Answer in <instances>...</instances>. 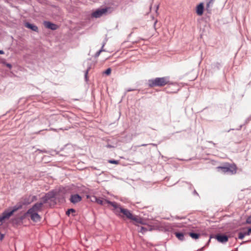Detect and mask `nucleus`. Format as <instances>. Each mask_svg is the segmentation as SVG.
<instances>
[{"label":"nucleus","mask_w":251,"mask_h":251,"mask_svg":"<svg viewBox=\"0 0 251 251\" xmlns=\"http://www.w3.org/2000/svg\"><path fill=\"white\" fill-rule=\"evenodd\" d=\"M175 234L176 236L180 241H183L184 240V234L181 232H175Z\"/></svg>","instance_id":"a211bd4d"},{"label":"nucleus","mask_w":251,"mask_h":251,"mask_svg":"<svg viewBox=\"0 0 251 251\" xmlns=\"http://www.w3.org/2000/svg\"><path fill=\"white\" fill-rule=\"evenodd\" d=\"M53 197V194L51 193H48V194H46V195L42 198V202H40V203H43V205L44 203H46L49 200L51 199Z\"/></svg>","instance_id":"2eb2a0df"},{"label":"nucleus","mask_w":251,"mask_h":251,"mask_svg":"<svg viewBox=\"0 0 251 251\" xmlns=\"http://www.w3.org/2000/svg\"><path fill=\"white\" fill-rule=\"evenodd\" d=\"M250 234H251V228L249 229Z\"/></svg>","instance_id":"f704fd0d"},{"label":"nucleus","mask_w":251,"mask_h":251,"mask_svg":"<svg viewBox=\"0 0 251 251\" xmlns=\"http://www.w3.org/2000/svg\"><path fill=\"white\" fill-rule=\"evenodd\" d=\"M244 236H246V235H249L250 234V233L249 232V230L248 229V231L247 232H244Z\"/></svg>","instance_id":"c85d7f7f"},{"label":"nucleus","mask_w":251,"mask_h":251,"mask_svg":"<svg viewBox=\"0 0 251 251\" xmlns=\"http://www.w3.org/2000/svg\"><path fill=\"white\" fill-rule=\"evenodd\" d=\"M205 1L206 2V10L207 12L210 13L214 3L215 0H205Z\"/></svg>","instance_id":"f8f14e48"},{"label":"nucleus","mask_w":251,"mask_h":251,"mask_svg":"<svg viewBox=\"0 0 251 251\" xmlns=\"http://www.w3.org/2000/svg\"><path fill=\"white\" fill-rule=\"evenodd\" d=\"M105 44V43H103V44L102 45V48H101V49L100 50H104L103 49V47L104 46Z\"/></svg>","instance_id":"473e14b6"},{"label":"nucleus","mask_w":251,"mask_h":251,"mask_svg":"<svg viewBox=\"0 0 251 251\" xmlns=\"http://www.w3.org/2000/svg\"><path fill=\"white\" fill-rule=\"evenodd\" d=\"M147 145L146 144H143L142 145V146H146Z\"/></svg>","instance_id":"e433bc0d"},{"label":"nucleus","mask_w":251,"mask_h":251,"mask_svg":"<svg viewBox=\"0 0 251 251\" xmlns=\"http://www.w3.org/2000/svg\"><path fill=\"white\" fill-rule=\"evenodd\" d=\"M26 214L27 215L29 216L30 219L34 222H39L41 220V217L37 212H34L33 211V212H29V211L28 210Z\"/></svg>","instance_id":"423d86ee"},{"label":"nucleus","mask_w":251,"mask_h":251,"mask_svg":"<svg viewBox=\"0 0 251 251\" xmlns=\"http://www.w3.org/2000/svg\"><path fill=\"white\" fill-rule=\"evenodd\" d=\"M81 199L82 198L79 195L75 194L71 196L70 201L73 203H76L79 202Z\"/></svg>","instance_id":"ddd939ff"},{"label":"nucleus","mask_w":251,"mask_h":251,"mask_svg":"<svg viewBox=\"0 0 251 251\" xmlns=\"http://www.w3.org/2000/svg\"><path fill=\"white\" fill-rule=\"evenodd\" d=\"M98 198H97L96 196H93L91 198V201L93 202H97V199Z\"/></svg>","instance_id":"b1692460"},{"label":"nucleus","mask_w":251,"mask_h":251,"mask_svg":"<svg viewBox=\"0 0 251 251\" xmlns=\"http://www.w3.org/2000/svg\"><path fill=\"white\" fill-rule=\"evenodd\" d=\"M218 171L226 173H230L231 174H235L236 173V167L235 166L229 165L226 167H217Z\"/></svg>","instance_id":"7ed1b4c3"},{"label":"nucleus","mask_w":251,"mask_h":251,"mask_svg":"<svg viewBox=\"0 0 251 251\" xmlns=\"http://www.w3.org/2000/svg\"><path fill=\"white\" fill-rule=\"evenodd\" d=\"M105 51V50H100L99 51H98V52L96 53V55L97 56H99L100 55V53H101V52H102V51Z\"/></svg>","instance_id":"bb28decb"},{"label":"nucleus","mask_w":251,"mask_h":251,"mask_svg":"<svg viewBox=\"0 0 251 251\" xmlns=\"http://www.w3.org/2000/svg\"><path fill=\"white\" fill-rule=\"evenodd\" d=\"M8 219L9 218L6 215L5 213L3 212L2 214L0 216V226L2 225L4 221Z\"/></svg>","instance_id":"f3484780"},{"label":"nucleus","mask_w":251,"mask_h":251,"mask_svg":"<svg viewBox=\"0 0 251 251\" xmlns=\"http://www.w3.org/2000/svg\"><path fill=\"white\" fill-rule=\"evenodd\" d=\"M88 71H89V70L87 69L85 73V79L86 81L87 80V75H88Z\"/></svg>","instance_id":"cd10ccee"},{"label":"nucleus","mask_w":251,"mask_h":251,"mask_svg":"<svg viewBox=\"0 0 251 251\" xmlns=\"http://www.w3.org/2000/svg\"><path fill=\"white\" fill-rule=\"evenodd\" d=\"M215 238L217 241L222 243H225L227 242L228 237L227 236L224 234H217L215 236Z\"/></svg>","instance_id":"1a4fd4ad"},{"label":"nucleus","mask_w":251,"mask_h":251,"mask_svg":"<svg viewBox=\"0 0 251 251\" xmlns=\"http://www.w3.org/2000/svg\"><path fill=\"white\" fill-rule=\"evenodd\" d=\"M0 239L1 240H2V239H3V236H3V234H0Z\"/></svg>","instance_id":"7c9ffc66"},{"label":"nucleus","mask_w":251,"mask_h":251,"mask_svg":"<svg viewBox=\"0 0 251 251\" xmlns=\"http://www.w3.org/2000/svg\"><path fill=\"white\" fill-rule=\"evenodd\" d=\"M6 66L9 68H11L12 67V65L9 63H6Z\"/></svg>","instance_id":"c756f323"},{"label":"nucleus","mask_w":251,"mask_h":251,"mask_svg":"<svg viewBox=\"0 0 251 251\" xmlns=\"http://www.w3.org/2000/svg\"><path fill=\"white\" fill-rule=\"evenodd\" d=\"M75 210L73 209V208H71V209H68L66 212V215H69L71 213H75Z\"/></svg>","instance_id":"412c9836"},{"label":"nucleus","mask_w":251,"mask_h":251,"mask_svg":"<svg viewBox=\"0 0 251 251\" xmlns=\"http://www.w3.org/2000/svg\"><path fill=\"white\" fill-rule=\"evenodd\" d=\"M246 223L249 224H251V215L248 217L246 220Z\"/></svg>","instance_id":"a878e982"},{"label":"nucleus","mask_w":251,"mask_h":251,"mask_svg":"<svg viewBox=\"0 0 251 251\" xmlns=\"http://www.w3.org/2000/svg\"><path fill=\"white\" fill-rule=\"evenodd\" d=\"M114 212L117 215H120V213L123 214L124 216H125L126 218L129 219L133 220L136 222L137 223H139V220L136 218L134 217V216L132 214V213L126 209H124L120 206L117 203V205L115 207H114Z\"/></svg>","instance_id":"f03ea898"},{"label":"nucleus","mask_w":251,"mask_h":251,"mask_svg":"<svg viewBox=\"0 0 251 251\" xmlns=\"http://www.w3.org/2000/svg\"><path fill=\"white\" fill-rule=\"evenodd\" d=\"M25 26L26 28H29L34 31L38 32V27L33 24H31L29 23H26L25 24Z\"/></svg>","instance_id":"dca6fc26"},{"label":"nucleus","mask_w":251,"mask_h":251,"mask_svg":"<svg viewBox=\"0 0 251 251\" xmlns=\"http://www.w3.org/2000/svg\"><path fill=\"white\" fill-rule=\"evenodd\" d=\"M231 130V129L228 130V132L230 131V130Z\"/></svg>","instance_id":"58836bf2"},{"label":"nucleus","mask_w":251,"mask_h":251,"mask_svg":"<svg viewBox=\"0 0 251 251\" xmlns=\"http://www.w3.org/2000/svg\"><path fill=\"white\" fill-rule=\"evenodd\" d=\"M147 231V229L143 226L139 227L138 231L142 233L143 234L145 233Z\"/></svg>","instance_id":"aec40b11"},{"label":"nucleus","mask_w":251,"mask_h":251,"mask_svg":"<svg viewBox=\"0 0 251 251\" xmlns=\"http://www.w3.org/2000/svg\"><path fill=\"white\" fill-rule=\"evenodd\" d=\"M43 206V203L37 202L31 208L29 209L28 210L29 211V212H38L42 210V208Z\"/></svg>","instance_id":"6e6552de"},{"label":"nucleus","mask_w":251,"mask_h":251,"mask_svg":"<svg viewBox=\"0 0 251 251\" xmlns=\"http://www.w3.org/2000/svg\"><path fill=\"white\" fill-rule=\"evenodd\" d=\"M44 25L46 28L50 29L53 30H56L58 27V26L56 25L53 24L52 23H50V22H49V21H45L44 22Z\"/></svg>","instance_id":"9b49d317"},{"label":"nucleus","mask_w":251,"mask_h":251,"mask_svg":"<svg viewBox=\"0 0 251 251\" xmlns=\"http://www.w3.org/2000/svg\"><path fill=\"white\" fill-rule=\"evenodd\" d=\"M204 5L202 2L200 3L196 8V13L198 15L201 16L203 13Z\"/></svg>","instance_id":"4468645a"},{"label":"nucleus","mask_w":251,"mask_h":251,"mask_svg":"<svg viewBox=\"0 0 251 251\" xmlns=\"http://www.w3.org/2000/svg\"><path fill=\"white\" fill-rule=\"evenodd\" d=\"M135 90V89H127L126 90L127 92H130V91H134Z\"/></svg>","instance_id":"2f4dec72"},{"label":"nucleus","mask_w":251,"mask_h":251,"mask_svg":"<svg viewBox=\"0 0 251 251\" xmlns=\"http://www.w3.org/2000/svg\"><path fill=\"white\" fill-rule=\"evenodd\" d=\"M194 193L195 194H197V195H198V193H197V192H196L195 190L194 191Z\"/></svg>","instance_id":"c9c22d12"},{"label":"nucleus","mask_w":251,"mask_h":251,"mask_svg":"<svg viewBox=\"0 0 251 251\" xmlns=\"http://www.w3.org/2000/svg\"><path fill=\"white\" fill-rule=\"evenodd\" d=\"M4 51L2 50H0V54H4Z\"/></svg>","instance_id":"72a5a7b5"},{"label":"nucleus","mask_w":251,"mask_h":251,"mask_svg":"<svg viewBox=\"0 0 251 251\" xmlns=\"http://www.w3.org/2000/svg\"><path fill=\"white\" fill-rule=\"evenodd\" d=\"M22 207V203L19 202L13 207L12 210L5 211L4 212L5 213L6 215L8 217V218H9L14 213V212H16L17 210L20 209H21Z\"/></svg>","instance_id":"20e7f679"},{"label":"nucleus","mask_w":251,"mask_h":251,"mask_svg":"<svg viewBox=\"0 0 251 251\" xmlns=\"http://www.w3.org/2000/svg\"><path fill=\"white\" fill-rule=\"evenodd\" d=\"M245 236L243 232H239L238 234V238L240 239H243L244 238Z\"/></svg>","instance_id":"5701e85b"},{"label":"nucleus","mask_w":251,"mask_h":251,"mask_svg":"<svg viewBox=\"0 0 251 251\" xmlns=\"http://www.w3.org/2000/svg\"><path fill=\"white\" fill-rule=\"evenodd\" d=\"M107 11L106 8L98 9L92 13V17L98 18L102 16Z\"/></svg>","instance_id":"39448f33"},{"label":"nucleus","mask_w":251,"mask_h":251,"mask_svg":"<svg viewBox=\"0 0 251 251\" xmlns=\"http://www.w3.org/2000/svg\"><path fill=\"white\" fill-rule=\"evenodd\" d=\"M111 73V69L110 68H108L104 73L106 75H109Z\"/></svg>","instance_id":"4be33fe9"},{"label":"nucleus","mask_w":251,"mask_h":251,"mask_svg":"<svg viewBox=\"0 0 251 251\" xmlns=\"http://www.w3.org/2000/svg\"><path fill=\"white\" fill-rule=\"evenodd\" d=\"M169 83L168 77H156L148 80V86L150 87H162Z\"/></svg>","instance_id":"f257e3e1"},{"label":"nucleus","mask_w":251,"mask_h":251,"mask_svg":"<svg viewBox=\"0 0 251 251\" xmlns=\"http://www.w3.org/2000/svg\"><path fill=\"white\" fill-rule=\"evenodd\" d=\"M36 198V196H32V198H31V196H29L28 197H26L22 200L20 202L22 203V205H27L30 204L32 201H34V199H35Z\"/></svg>","instance_id":"9d476101"},{"label":"nucleus","mask_w":251,"mask_h":251,"mask_svg":"<svg viewBox=\"0 0 251 251\" xmlns=\"http://www.w3.org/2000/svg\"><path fill=\"white\" fill-rule=\"evenodd\" d=\"M189 234L193 239H198L200 236V234L193 232H190Z\"/></svg>","instance_id":"6ab92c4d"},{"label":"nucleus","mask_w":251,"mask_h":251,"mask_svg":"<svg viewBox=\"0 0 251 251\" xmlns=\"http://www.w3.org/2000/svg\"><path fill=\"white\" fill-rule=\"evenodd\" d=\"M248 242V241H244V242H243V243H242V244H243V243H246V242Z\"/></svg>","instance_id":"4c0bfd02"},{"label":"nucleus","mask_w":251,"mask_h":251,"mask_svg":"<svg viewBox=\"0 0 251 251\" xmlns=\"http://www.w3.org/2000/svg\"><path fill=\"white\" fill-rule=\"evenodd\" d=\"M97 203L100 204V205H105V204H110L113 207L116 206L117 205V202H112L106 200H103L102 198H98L96 202Z\"/></svg>","instance_id":"0eeeda50"},{"label":"nucleus","mask_w":251,"mask_h":251,"mask_svg":"<svg viewBox=\"0 0 251 251\" xmlns=\"http://www.w3.org/2000/svg\"><path fill=\"white\" fill-rule=\"evenodd\" d=\"M109 162L110 163L114 164H117L119 163L118 161L115 160H109Z\"/></svg>","instance_id":"393cba45"}]
</instances>
